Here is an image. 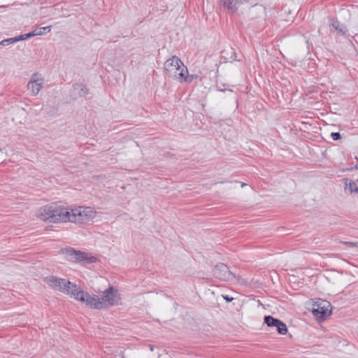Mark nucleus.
<instances>
[{"label":"nucleus","mask_w":358,"mask_h":358,"mask_svg":"<svg viewBox=\"0 0 358 358\" xmlns=\"http://www.w3.org/2000/svg\"><path fill=\"white\" fill-rule=\"evenodd\" d=\"M80 301L85 302L87 306H90L94 309L101 310L104 309V306L101 303V299L97 295H90L87 292H82L80 296Z\"/></svg>","instance_id":"9"},{"label":"nucleus","mask_w":358,"mask_h":358,"mask_svg":"<svg viewBox=\"0 0 358 358\" xmlns=\"http://www.w3.org/2000/svg\"><path fill=\"white\" fill-rule=\"evenodd\" d=\"M15 39H16L15 40L16 42H18L20 41L26 40V39H27V38L26 37V36H24V34H22V35H20L18 36H15Z\"/></svg>","instance_id":"25"},{"label":"nucleus","mask_w":358,"mask_h":358,"mask_svg":"<svg viewBox=\"0 0 358 358\" xmlns=\"http://www.w3.org/2000/svg\"><path fill=\"white\" fill-rule=\"evenodd\" d=\"M280 321L279 319L275 318L271 315H266L264 317V323L266 324L268 327H275L277 328L278 324H280Z\"/></svg>","instance_id":"18"},{"label":"nucleus","mask_w":358,"mask_h":358,"mask_svg":"<svg viewBox=\"0 0 358 358\" xmlns=\"http://www.w3.org/2000/svg\"><path fill=\"white\" fill-rule=\"evenodd\" d=\"M44 34V32L41 31V30L38 31V29H35L28 34H24V36H26V37L27 38H31L32 36H39V35H43Z\"/></svg>","instance_id":"21"},{"label":"nucleus","mask_w":358,"mask_h":358,"mask_svg":"<svg viewBox=\"0 0 358 358\" xmlns=\"http://www.w3.org/2000/svg\"><path fill=\"white\" fill-rule=\"evenodd\" d=\"M37 217L45 222H66L69 220L70 210L62 202L52 203L40 208Z\"/></svg>","instance_id":"1"},{"label":"nucleus","mask_w":358,"mask_h":358,"mask_svg":"<svg viewBox=\"0 0 358 358\" xmlns=\"http://www.w3.org/2000/svg\"><path fill=\"white\" fill-rule=\"evenodd\" d=\"M331 26L335 29L336 31H338V33L343 36L347 32V29L345 26L343 24H341L339 21L337 20H334L333 18H331Z\"/></svg>","instance_id":"15"},{"label":"nucleus","mask_w":358,"mask_h":358,"mask_svg":"<svg viewBox=\"0 0 358 358\" xmlns=\"http://www.w3.org/2000/svg\"><path fill=\"white\" fill-rule=\"evenodd\" d=\"M96 212L91 207H83L71 209L69 222H84L95 216Z\"/></svg>","instance_id":"3"},{"label":"nucleus","mask_w":358,"mask_h":358,"mask_svg":"<svg viewBox=\"0 0 358 358\" xmlns=\"http://www.w3.org/2000/svg\"><path fill=\"white\" fill-rule=\"evenodd\" d=\"M224 299L227 301L230 302L233 300L232 297H229V296H224Z\"/></svg>","instance_id":"28"},{"label":"nucleus","mask_w":358,"mask_h":358,"mask_svg":"<svg viewBox=\"0 0 358 358\" xmlns=\"http://www.w3.org/2000/svg\"><path fill=\"white\" fill-rule=\"evenodd\" d=\"M74 90H78V94L80 96H85L89 93V90L86 85L83 83H77L73 85Z\"/></svg>","instance_id":"19"},{"label":"nucleus","mask_w":358,"mask_h":358,"mask_svg":"<svg viewBox=\"0 0 358 358\" xmlns=\"http://www.w3.org/2000/svg\"><path fill=\"white\" fill-rule=\"evenodd\" d=\"M38 74L34 73L27 85L28 90L32 95H37L43 86V80L37 78Z\"/></svg>","instance_id":"10"},{"label":"nucleus","mask_w":358,"mask_h":358,"mask_svg":"<svg viewBox=\"0 0 358 358\" xmlns=\"http://www.w3.org/2000/svg\"><path fill=\"white\" fill-rule=\"evenodd\" d=\"M15 39H16L15 40L16 42H18L20 41L26 40V39H27V38L26 37V36H24V34H22V35H20L18 36H15Z\"/></svg>","instance_id":"26"},{"label":"nucleus","mask_w":358,"mask_h":358,"mask_svg":"<svg viewBox=\"0 0 358 358\" xmlns=\"http://www.w3.org/2000/svg\"><path fill=\"white\" fill-rule=\"evenodd\" d=\"M345 184V191H349L350 194L358 193V185L357 183L349 178H343Z\"/></svg>","instance_id":"14"},{"label":"nucleus","mask_w":358,"mask_h":358,"mask_svg":"<svg viewBox=\"0 0 358 358\" xmlns=\"http://www.w3.org/2000/svg\"><path fill=\"white\" fill-rule=\"evenodd\" d=\"M62 254L66 255V258L73 262H79L82 264L94 263L96 261V258L94 256H89L88 253L76 250L73 248H65L61 250Z\"/></svg>","instance_id":"2"},{"label":"nucleus","mask_w":358,"mask_h":358,"mask_svg":"<svg viewBox=\"0 0 358 358\" xmlns=\"http://www.w3.org/2000/svg\"><path fill=\"white\" fill-rule=\"evenodd\" d=\"M248 1H249V0H221V3L228 9L236 11L238 9V6L239 4Z\"/></svg>","instance_id":"11"},{"label":"nucleus","mask_w":358,"mask_h":358,"mask_svg":"<svg viewBox=\"0 0 358 358\" xmlns=\"http://www.w3.org/2000/svg\"><path fill=\"white\" fill-rule=\"evenodd\" d=\"M100 299L104 309L120 304L121 300L118 295L117 289L113 287L106 289Z\"/></svg>","instance_id":"4"},{"label":"nucleus","mask_w":358,"mask_h":358,"mask_svg":"<svg viewBox=\"0 0 358 358\" xmlns=\"http://www.w3.org/2000/svg\"><path fill=\"white\" fill-rule=\"evenodd\" d=\"M276 329H277L278 332L282 335H285L287 332V325L281 320L280 321V324H278Z\"/></svg>","instance_id":"20"},{"label":"nucleus","mask_w":358,"mask_h":358,"mask_svg":"<svg viewBox=\"0 0 358 358\" xmlns=\"http://www.w3.org/2000/svg\"><path fill=\"white\" fill-rule=\"evenodd\" d=\"M331 137L334 141H338L341 138V134L339 132H332L331 134Z\"/></svg>","instance_id":"24"},{"label":"nucleus","mask_w":358,"mask_h":358,"mask_svg":"<svg viewBox=\"0 0 358 358\" xmlns=\"http://www.w3.org/2000/svg\"><path fill=\"white\" fill-rule=\"evenodd\" d=\"M280 321L279 319L275 318L271 315H266L264 317V323L266 324L268 327H275L277 328L278 324H280Z\"/></svg>","instance_id":"17"},{"label":"nucleus","mask_w":358,"mask_h":358,"mask_svg":"<svg viewBox=\"0 0 358 358\" xmlns=\"http://www.w3.org/2000/svg\"><path fill=\"white\" fill-rule=\"evenodd\" d=\"M245 183H242V187L245 186Z\"/></svg>","instance_id":"32"},{"label":"nucleus","mask_w":358,"mask_h":358,"mask_svg":"<svg viewBox=\"0 0 358 358\" xmlns=\"http://www.w3.org/2000/svg\"><path fill=\"white\" fill-rule=\"evenodd\" d=\"M342 243L350 248L358 247V242L343 241Z\"/></svg>","instance_id":"23"},{"label":"nucleus","mask_w":358,"mask_h":358,"mask_svg":"<svg viewBox=\"0 0 358 358\" xmlns=\"http://www.w3.org/2000/svg\"><path fill=\"white\" fill-rule=\"evenodd\" d=\"M82 292H85L84 290H81L80 289V287L71 282L69 293L71 296H73L75 299L80 301V296H82Z\"/></svg>","instance_id":"16"},{"label":"nucleus","mask_w":358,"mask_h":358,"mask_svg":"<svg viewBox=\"0 0 358 358\" xmlns=\"http://www.w3.org/2000/svg\"><path fill=\"white\" fill-rule=\"evenodd\" d=\"M45 282L55 289L68 294L70 293L71 282L69 280L51 275L45 278Z\"/></svg>","instance_id":"5"},{"label":"nucleus","mask_w":358,"mask_h":358,"mask_svg":"<svg viewBox=\"0 0 358 358\" xmlns=\"http://www.w3.org/2000/svg\"><path fill=\"white\" fill-rule=\"evenodd\" d=\"M179 71H180V72L177 71V76L173 77V78L176 80H178L181 83L183 81L190 83L191 80L189 79V77L188 76L187 68L186 66H185L183 64H182V65H181V69Z\"/></svg>","instance_id":"13"},{"label":"nucleus","mask_w":358,"mask_h":358,"mask_svg":"<svg viewBox=\"0 0 358 358\" xmlns=\"http://www.w3.org/2000/svg\"><path fill=\"white\" fill-rule=\"evenodd\" d=\"M193 76H194L193 75L189 76V80H191V82H192V80L194 79V77H193Z\"/></svg>","instance_id":"30"},{"label":"nucleus","mask_w":358,"mask_h":358,"mask_svg":"<svg viewBox=\"0 0 358 358\" xmlns=\"http://www.w3.org/2000/svg\"><path fill=\"white\" fill-rule=\"evenodd\" d=\"M213 275L215 278L223 281H232L236 279L235 274L229 270L226 264L222 263L217 264L215 266Z\"/></svg>","instance_id":"6"},{"label":"nucleus","mask_w":358,"mask_h":358,"mask_svg":"<svg viewBox=\"0 0 358 358\" xmlns=\"http://www.w3.org/2000/svg\"><path fill=\"white\" fill-rule=\"evenodd\" d=\"M16 39H15V37L13 38H7V39H4V40H2L1 42H0V44L2 45H10L13 43H15Z\"/></svg>","instance_id":"22"},{"label":"nucleus","mask_w":358,"mask_h":358,"mask_svg":"<svg viewBox=\"0 0 358 358\" xmlns=\"http://www.w3.org/2000/svg\"><path fill=\"white\" fill-rule=\"evenodd\" d=\"M182 62L179 57L173 56L167 59L164 63V71L169 77L177 76V71L181 69Z\"/></svg>","instance_id":"7"},{"label":"nucleus","mask_w":358,"mask_h":358,"mask_svg":"<svg viewBox=\"0 0 358 358\" xmlns=\"http://www.w3.org/2000/svg\"><path fill=\"white\" fill-rule=\"evenodd\" d=\"M38 31H41L43 32L46 33L49 32L51 30V27H41L40 29H37Z\"/></svg>","instance_id":"27"},{"label":"nucleus","mask_w":358,"mask_h":358,"mask_svg":"<svg viewBox=\"0 0 358 358\" xmlns=\"http://www.w3.org/2000/svg\"><path fill=\"white\" fill-rule=\"evenodd\" d=\"M150 350L152 351L153 350V346L152 345H150Z\"/></svg>","instance_id":"31"},{"label":"nucleus","mask_w":358,"mask_h":358,"mask_svg":"<svg viewBox=\"0 0 358 358\" xmlns=\"http://www.w3.org/2000/svg\"><path fill=\"white\" fill-rule=\"evenodd\" d=\"M1 150V149L0 148V151Z\"/></svg>","instance_id":"33"},{"label":"nucleus","mask_w":358,"mask_h":358,"mask_svg":"<svg viewBox=\"0 0 358 358\" xmlns=\"http://www.w3.org/2000/svg\"><path fill=\"white\" fill-rule=\"evenodd\" d=\"M357 181H358V179H357Z\"/></svg>","instance_id":"34"},{"label":"nucleus","mask_w":358,"mask_h":358,"mask_svg":"<svg viewBox=\"0 0 358 358\" xmlns=\"http://www.w3.org/2000/svg\"><path fill=\"white\" fill-rule=\"evenodd\" d=\"M355 159H356V160H357V164H356V166H355V169H358V157H355Z\"/></svg>","instance_id":"29"},{"label":"nucleus","mask_w":358,"mask_h":358,"mask_svg":"<svg viewBox=\"0 0 358 358\" xmlns=\"http://www.w3.org/2000/svg\"><path fill=\"white\" fill-rule=\"evenodd\" d=\"M222 57L224 58L226 62H233L237 60L236 52L234 48L229 47L221 52Z\"/></svg>","instance_id":"12"},{"label":"nucleus","mask_w":358,"mask_h":358,"mask_svg":"<svg viewBox=\"0 0 358 358\" xmlns=\"http://www.w3.org/2000/svg\"><path fill=\"white\" fill-rule=\"evenodd\" d=\"M331 306L330 303L326 301H322V303L313 304L312 309L313 315L318 319L325 320L327 317L331 315V310L329 311L328 308Z\"/></svg>","instance_id":"8"}]
</instances>
